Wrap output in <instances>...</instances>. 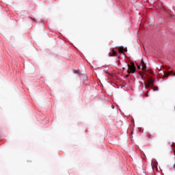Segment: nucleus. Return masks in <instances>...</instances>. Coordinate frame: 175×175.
Returning a JSON list of instances; mask_svg holds the SVG:
<instances>
[{"instance_id":"f257e3e1","label":"nucleus","mask_w":175,"mask_h":175,"mask_svg":"<svg viewBox=\"0 0 175 175\" xmlns=\"http://www.w3.org/2000/svg\"><path fill=\"white\" fill-rule=\"evenodd\" d=\"M129 69L127 70V73L131 74V73H135L136 72V67L135 66V64L131 63V64H128Z\"/></svg>"},{"instance_id":"f03ea898","label":"nucleus","mask_w":175,"mask_h":175,"mask_svg":"<svg viewBox=\"0 0 175 175\" xmlns=\"http://www.w3.org/2000/svg\"><path fill=\"white\" fill-rule=\"evenodd\" d=\"M154 85V80L148 79L146 83H145L146 88H152Z\"/></svg>"},{"instance_id":"7ed1b4c3","label":"nucleus","mask_w":175,"mask_h":175,"mask_svg":"<svg viewBox=\"0 0 175 175\" xmlns=\"http://www.w3.org/2000/svg\"><path fill=\"white\" fill-rule=\"evenodd\" d=\"M140 66H138V69H140V66L142 68V70H145V69H147V66H146V64H144V61L143 59L141 60L139 63Z\"/></svg>"},{"instance_id":"20e7f679","label":"nucleus","mask_w":175,"mask_h":175,"mask_svg":"<svg viewBox=\"0 0 175 175\" xmlns=\"http://www.w3.org/2000/svg\"><path fill=\"white\" fill-rule=\"evenodd\" d=\"M109 57H117V51L113 49L112 53L109 52Z\"/></svg>"},{"instance_id":"39448f33","label":"nucleus","mask_w":175,"mask_h":175,"mask_svg":"<svg viewBox=\"0 0 175 175\" xmlns=\"http://www.w3.org/2000/svg\"><path fill=\"white\" fill-rule=\"evenodd\" d=\"M172 73H173L172 71H169L167 72H164L163 77H169V76H170V75H172Z\"/></svg>"},{"instance_id":"423d86ee","label":"nucleus","mask_w":175,"mask_h":175,"mask_svg":"<svg viewBox=\"0 0 175 175\" xmlns=\"http://www.w3.org/2000/svg\"><path fill=\"white\" fill-rule=\"evenodd\" d=\"M139 76H140L141 79H147V75L146 74L140 73Z\"/></svg>"},{"instance_id":"0eeeda50","label":"nucleus","mask_w":175,"mask_h":175,"mask_svg":"<svg viewBox=\"0 0 175 175\" xmlns=\"http://www.w3.org/2000/svg\"><path fill=\"white\" fill-rule=\"evenodd\" d=\"M118 51L119 53H124V48L122 46L120 47Z\"/></svg>"},{"instance_id":"6e6552de","label":"nucleus","mask_w":175,"mask_h":175,"mask_svg":"<svg viewBox=\"0 0 175 175\" xmlns=\"http://www.w3.org/2000/svg\"><path fill=\"white\" fill-rule=\"evenodd\" d=\"M156 91H158V88H156Z\"/></svg>"},{"instance_id":"1a4fd4ad","label":"nucleus","mask_w":175,"mask_h":175,"mask_svg":"<svg viewBox=\"0 0 175 175\" xmlns=\"http://www.w3.org/2000/svg\"><path fill=\"white\" fill-rule=\"evenodd\" d=\"M146 95V96H148V93H147Z\"/></svg>"},{"instance_id":"9d476101","label":"nucleus","mask_w":175,"mask_h":175,"mask_svg":"<svg viewBox=\"0 0 175 175\" xmlns=\"http://www.w3.org/2000/svg\"><path fill=\"white\" fill-rule=\"evenodd\" d=\"M112 109H114V105H112Z\"/></svg>"},{"instance_id":"9b49d317","label":"nucleus","mask_w":175,"mask_h":175,"mask_svg":"<svg viewBox=\"0 0 175 175\" xmlns=\"http://www.w3.org/2000/svg\"><path fill=\"white\" fill-rule=\"evenodd\" d=\"M76 73H79V71H77Z\"/></svg>"},{"instance_id":"f8f14e48","label":"nucleus","mask_w":175,"mask_h":175,"mask_svg":"<svg viewBox=\"0 0 175 175\" xmlns=\"http://www.w3.org/2000/svg\"><path fill=\"white\" fill-rule=\"evenodd\" d=\"M129 75H126V77H128Z\"/></svg>"}]
</instances>
